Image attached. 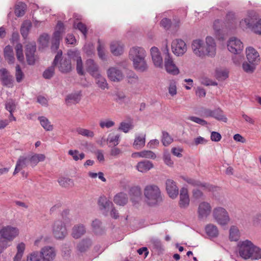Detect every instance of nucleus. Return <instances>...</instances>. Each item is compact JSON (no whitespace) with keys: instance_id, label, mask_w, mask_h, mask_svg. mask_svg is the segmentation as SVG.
Listing matches in <instances>:
<instances>
[{"instance_id":"nucleus-21","label":"nucleus","mask_w":261,"mask_h":261,"mask_svg":"<svg viewBox=\"0 0 261 261\" xmlns=\"http://www.w3.org/2000/svg\"><path fill=\"white\" fill-rule=\"evenodd\" d=\"M130 59L132 60L134 67L136 70L144 72L147 69L148 66L145 58Z\"/></svg>"},{"instance_id":"nucleus-14","label":"nucleus","mask_w":261,"mask_h":261,"mask_svg":"<svg viewBox=\"0 0 261 261\" xmlns=\"http://www.w3.org/2000/svg\"><path fill=\"white\" fill-rule=\"evenodd\" d=\"M166 190L169 196L172 198H175L179 193L178 188L176 182L171 179H168L166 181Z\"/></svg>"},{"instance_id":"nucleus-63","label":"nucleus","mask_w":261,"mask_h":261,"mask_svg":"<svg viewBox=\"0 0 261 261\" xmlns=\"http://www.w3.org/2000/svg\"><path fill=\"white\" fill-rule=\"evenodd\" d=\"M15 76L16 80L18 83L21 82L24 76V73L22 72L20 65L18 64L16 66Z\"/></svg>"},{"instance_id":"nucleus-42","label":"nucleus","mask_w":261,"mask_h":261,"mask_svg":"<svg viewBox=\"0 0 261 261\" xmlns=\"http://www.w3.org/2000/svg\"><path fill=\"white\" fill-rule=\"evenodd\" d=\"M92 226L94 232L96 234H101L103 232V229L101 226V222L98 219L93 221Z\"/></svg>"},{"instance_id":"nucleus-25","label":"nucleus","mask_w":261,"mask_h":261,"mask_svg":"<svg viewBox=\"0 0 261 261\" xmlns=\"http://www.w3.org/2000/svg\"><path fill=\"white\" fill-rule=\"evenodd\" d=\"M98 204L101 210H105L106 211L105 213H103L106 216L108 215V212L110 207L113 206L112 202L107 200L105 196H100L99 198Z\"/></svg>"},{"instance_id":"nucleus-49","label":"nucleus","mask_w":261,"mask_h":261,"mask_svg":"<svg viewBox=\"0 0 261 261\" xmlns=\"http://www.w3.org/2000/svg\"><path fill=\"white\" fill-rule=\"evenodd\" d=\"M68 154L72 156L73 159L75 161L79 160H82L85 156L84 153L82 152L79 153V151L77 150H69L68 151Z\"/></svg>"},{"instance_id":"nucleus-46","label":"nucleus","mask_w":261,"mask_h":261,"mask_svg":"<svg viewBox=\"0 0 261 261\" xmlns=\"http://www.w3.org/2000/svg\"><path fill=\"white\" fill-rule=\"evenodd\" d=\"M49 36L47 34L44 33L40 36L38 42L42 48L48 46L49 43Z\"/></svg>"},{"instance_id":"nucleus-2","label":"nucleus","mask_w":261,"mask_h":261,"mask_svg":"<svg viewBox=\"0 0 261 261\" xmlns=\"http://www.w3.org/2000/svg\"><path fill=\"white\" fill-rule=\"evenodd\" d=\"M144 194L146 201L149 205H155L162 201L161 191L156 185L146 186L144 190Z\"/></svg>"},{"instance_id":"nucleus-3","label":"nucleus","mask_w":261,"mask_h":261,"mask_svg":"<svg viewBox=\"0 0 261 261\" xmlns=\"http://www.w3.org/2000/svg\"><path fill=\"white\" fill-rule=\"evenodd\" d=\"M213 216L216 222L221 225H225L229 222L230 218L227 211L223 207L214 208Z\"/></svg>"},{"instance_id":"nucleus-35","label":"nucleus","mask_w":261,"mask_h":261,"mask_svg":"<svg viewBox=\"0 0 261 261\" xmlns=\"http://www.w3.org/2000/svg\"><path fill=\"white\" fill-rule=\"evenodd\" d=\"M152 167V163L149 161L140 162L137 165V168L138 170L141 172H146Z\"/></svg>"},{"instance_id":"nucleus-40","label":"nucleus","mask_w":261,"mask_h":261,"mask_svg":"<svg viewBox=\"0 0 261 261\" xmlns=\"http://www.w3.org/2000/svg\"><path fill=\"white\" fill-rule=\"evenodd\" d=\"M41 125L46 131H51L53 129V125L50 124L49 120L44 116H40L38 117Z\"/></svg>"},{"instance_id":"nucleus-30","label":"nucleus","mask_w":261,"mask_h":261,"mask_svg":"<svg viewBox=\"0 0 261 261\" xmlns=\"http://www.w3.org/2000/svg\"><path fill=\"white\" fill-rule=\"evenodd\" d=\"M86 232V229L84 225L77 224L72 228V236L74 239H79Z\"/></svg>"},{"instance_id":"nucleus-23","label":"nucleus","mask_w":261,"mask_h":261,"mask_svg":"<svg viewBox=\"0 0 261 261\" xmlns=\"http://www.w3.org/2000/svg\"><path fill=\"white\" fill-rule=\"evenodd\" d=\"M146 51L142 47H134L132 48L129 52V59H139L145 58Z\"/></svg>"},{"instance_id":"nucleus-17","label":"nucleus","mask_w":261,"mask_h":261,"mask_svg":"<svg viewBox=\"0 0 261 261\" xmlns=\"http://www.w3.org/2000/svg\"><path fill=\"white\" fill-rule=\"evenodd\" d=\"M150 54L154 65L156 67H163V59L159 49L153 46L150 49Z\"/></svg>"},{"instance_id":"nucleus-43","label":"nucleus","mask_w":261,"mask_h":261,"mask_svg":"<svg viewBox=\"0 0 261 261\" xmlns=\"http://www.w3.org/2000/svg\"><path fill=\"white\" fill-rule=\"evenodd\" d=\"M145 143V135L143 137L138 136L136 137L134 142L133 143V146L136 149H140L143 147Z\"/></svg>"},{"instance_id":"nucleus-8","label":"nucleus","mask_w":261,"mask_h":261,"mask_svg":"<svg viewBox=\"0 0 261 261\" xmlns=\"http://www.w3.org/2000/svg\"><path fill=\"white\" fill-rule=\"evenodd\" d=\"M18 234V229L10 225L3 227L0 230V236L10 241L13 240Z\"/></svg>"},{"instance_id":"nucleus-26","label":"nucleus","mask_w":261,"mask_h":261,"mask_svg":"<svg viewBox=\"0 0 261 261\" xmlns=\"http://www.w3.org/2000/svg\"><path fill=\"white\" fill-rule=\"evenodd\" d=\"M98 204L101 210H105L106 211L105 213H103L106 216L108 215V212L110 207L113 206L112 202L107 200L105 196H100L99 198Z\"/></svg>"},{"instance_id":"nucleus-61","label":"nucleus","mask_w":261,"mask_h":261,"mask_svg":"<svg viewBox=\"0 0 261 261\" xmlns=\"http://www.w3.org/2000/svg\"><path fill=\"white\" fill-rule=\"evenodd\" d=\"M150 243L153 249L159 251L163 250V245L160 240L156 238H152L150 241Z\"/></svg>"},{"instance_id":"nucleus-16","label":"nucleus","mask_w":261,"mask_h":261,"mask_svg":"<svg viewBox=\"0 0 261 261\" xmlns=\"http://www.w3.org/2000/svg\"><path fill=\"white\" fill-rule=\"evenodd\" d=\"M181 178L192 186L200 187L203 188L204 189H207L209 191L213 190L214 189L213 186L207 183H202L200 180L185 176H181Z\"/></svg>"},{"instance_id":"nucleus-4","label":"nucleus","mask_w":261,"mask_h":261,"mask_svg":"<svg viewBox=\"0 0 261 261\" xmlns=\"http://www.w3.org/2000/svg\"><path fill=\"white\" fill-rule=\"evenodd\" d=\"M253 246L254 244L248 240L240 242L238 245L240 256L245 259L250 258Z\"/></svg>"},{"instance_id":"nucleus-31","label":"nucleus","mask_w":261,"mask_h":261,"mask_svg":"<svg viewBox=\"0 0 261 261\" xmlns=\"http://www.w3.org/2000/svg\"><path fill=\"white\" fill-rule=\"evenodd\" d=\"M113 200L116 204L124 206L128 202L127 195L122 192L119 193L114 196Z\"/></svg>"},{"instance_id":"nucleus-62","label":"nucleus","mask_w":261,"mask_h":261,"mask_svg":"<svg viewBox=\"0 0 261 261\" xmlns=\"http://www.w3.org/2000/svg\"><path fill=\"white\" fill-rule=\"evenodd\" d=\"M27 261H43L41 251L34 252L31 253L30 256L28 257Z\"/></svg>"},{"instance_id":"nucleus-28","label":"nucleus","mask_w":261,"mask_h":261,"mask_svg":"<svg viewBox=\"0 0 261 261\" xmlns=\"http://www.w3.org/2000/svg\"><path fill=\"white\" fill-rule=\"evenodd\" d=\"M62 39L60 31H55L54 33L51 40V50L53 52H56L58 50L60 40Z\"/></svg>"},{"instance_id":"nucleus-45","label":"nucleus","mask_w":261,"mask_h":261,"mask_svg":"<svg viewBox=\"0 0 261 261\" xmlns=\"http://www.w3.org/2000/svg\"><path fill=\"white\" fill-rule=\"evenodd\" d=\"M240 238L239 231L238 228L232 226L229 230V239L231 241H237Z\"/></svg>"},{"instance_id":"nucleus-39","label":"nucleus","mask_w":261,"mask_h":261,"mask_svg":"<svg viewBox=\"0 0 261 261\" xmlns=\"http://www.w3.org/2000/svg\"><path fill=\"white\" fill-rule=\"evenodd\" d=\"M30 163L32 166H36L39 162L43 161L45 159V156L43 154H35L30 156H28Z\"/></svg>"},{"instance_id":"nucleus-44","label":"nucleus","mask_w":261,"mask_h":261,"mask_svg":"<svg viewBox=\"0 0 261 261\" xmlns=\"http://www.w3.org/2000/svg\"><path fill=\"white\" fill-rule=\"evenodd\" d=\"M25 249V244L23 243H20L17 246V253L13 258L14 261H20L22 258L23 252Z\"/></svg>"},{"instance_id":"nucleus-60","label":"nucleus","mask_w":261,"mask_h":261,"mask_svg":"<svg viewBox=\"0 0 261 261\" xmlns=\"http://www.w3.org/2000/svg\"><path fill=\"white\" fill-rule=\"evenodd\" d=\"M120 135H117L115 136H111L110 135L107 138V142L109 143V147H115L119 144Z\"/></svg>"},{"instance_id":"nucleus-54","label":"nucleus","mask_w":261,"mask_h":261,"mask_svg":"<svg viewBox=\"0 0 261 261\" xmlns=\"http://www.w3.org/2000/svg\"><path fill=\"white\" fill-rule=\"evenodd\" d=\"M173 140L169 133L165 131L162 132V142L164 146H167L170 144Z\"/></svg>"},{"instance_id":"nucleus-24","label":"nucleus","mask_w":261,"mask_h":261,"mask_svg":"<svg viewBox=\"0 0 261 261\" xmlns=\"http://www.w3.org/2000/svg\"><path fill=\"white\" fill-rule=\"evenodd\" d=\"M41 253L43 261H51L56 255L54 248L50 247H46L42 249Z\"/></svg>"},{"instance_id":"nucleus-22","label":"nucleus","mask_w":261,"mask_h":261,"mask_svg":"<svg viewBox=\"0 0 261 261\" xmlns=\"http://www.w3.org/2000/svg\"><path fill=\"white\" fill-rule=\"evenodd\" d=\"M86 70L92 76L98 75V67L93 59H88L86 62Z\"/></svg>"},{"instance_id":"nucleus-6","label":"nucleus","mask_w":261,"mask_h":261,"mask_svg":"<svg viewBox=\"0 0 261 261\" xmlns=\"http://www.w3.org/2000/svg\"><path fill=\"white\" fill-rule=\"evenodd\" d=\"M36 45L35 42H31L25 46V55L27 62L29 65H34L37 60V56L35 55Z\"/></svg>"},{"instance_id":"nucleus-59","label":"nucleus","mask_w":261,"mask_h":261,"mask_svg":"<svg viewBox=\"0 0 261 261\" xmlns=\"http://www.w3.org/2000/svg\"><path fill=\"white\" fill-rule=\"evenodd\" d=\"M5 108L9 112H14L16 110V103L12 99H10L5 103Z\"/></svg>"},{"instance_id":"nucleus-53","label":"nucleus","mask_w":261,"mask_h":261,"mask_svg":"<svg viewBox=\"0 0 261 261\" xmlns=\"http://www.w3.org/2000/svg\"><path fill=\"white\" fill-rule=\"evenodd\" d=\"M16 55L17 60L21 63H24V56L23 54L22 46L20 43H17L16 47Z\"/></svg>"},{"instance_id":"nucleus-5","label":"nucleus","mask_w":261,"mask_h":261,"mask_svg":"<svg viewBox=\"0 0 261 261\" xmlns=\"http://www.w3.org/2000/svg\"><path fill=\"white\" fill-rule=\"evenodd\" d=\"M240 23L242 27L250 28L255 34L261 35V19L254 23L252 18H246L240 21Z\"/></svg>"},{"instance_id":"nucleus-7","label":"nucleus","mask_w":261,"mask_h":261,"mask_svg":"<svg viewBox=\"0 0 261 261\" xmlns=\"http://www.w3.org/2000/svg\"><path fill=\"white\" fill-rule=\"evenodd\" d=\"M165 56L164 58L165 67L166 71L172 75H177L179 73L178 67L175 64L173 60L171 57L168 49L165 50Z\"/></svg>"},{"instance_id":"nucleus-18","label":"nucleus","mask_w":261,"mask_h":261,"mask_svg":"<svg viewBox=\"0 0 261 261\" xmlns=\"http://www.w3.org/2000/svg\"><path fill=\"white\" fill-rule=\"evenodd\" d=\"M107 74L109 78L114 82H119L123 78L122 71L117 68H110L107 71Z\"/></svg>"},{"instance_id":"nucleus-37","label":"nucleus","mask_w":261,"mask_h":261,"mask_svg":"<svg viewBox=\"0 0 261 261\" xmlns=\"http://www.w3.org/2000/svg\"><path fill=\"white\" fill-rule=\"evenodd\" d=\"M110 49L111 53L114 56H119L123 53V47L117 42H113L111 44Z\"/></svg>"},{"instance_id":"nucleus-1","label":"nucleus","mask_w":261,"mask_h":261,"mask_svg":"<svg viewBox=\"0 0 261 261\" xmlns=\"http://www.w3.org/2000/svg\"><path fill=\"white\" fill-rule=\"evenodd\" d=\"M192 48L194 54L201 58L205 56L214 57L216 55V43L214 39L210 36L206 37L205 43L200 39L193 40Z\"/></svg>"},{"instance_id":"nucleus-56","label":"nucleus","mask_w":261,"mask_h":261,"mask_svg":"<svg viewBox=\"0 0 261 261\" xmlns=\"http://www.w3.org/2000/svg\"><path fill=\"white\" fill-rule=\"evenodd\" d=\"M32 24L30 22H26L22 24L20 28V33L25 39L27 37Z\"/></svg>"},{"instance_id":"nucleus-52","label":"nucleus","mask_w":261,"mask_h":261,"mask_svg":"<svg viewBox=\"0 0 261 261\" xmlns=\"http://www.w3.org/2000/svg\"><path fill=\"white\" fill-rule=\"evenodd\" d=\"M80 100V97L79 94L77 93H72L70 94H68L65 98V101L67 103H77L79 102Z\"/></svg>"},{"instance_id":"nucleus-15","label":"nucleus","mask_w":261,"mask_h":261,"mask_svg":"<svg viewBox=\"0 0 261 261\" xmlns=\"http://www.w3.org/2000/svg\"><path fill=\"white\" fill-rule=\"evenodd\" d=\"M190 203V198L188 189L182 188L180 190L179 205L181 208H186Z\"/></svg>"},{"instance_id":"nucleus-10","label":"nucleus","mask_w":261,"mask_h":261,"mask_svg":"<svg viewBox=\"0 0 261 261\" xmlns=\"http://www.w3.org/2000/svg\"><path fill=\"white\" fill-rule=\"evenodd\" d=\"M227 48L230 52L239 54L243 50V44L240 40L236 37H231L228 41Z\"/></svg>"},{"instance_id":"nucleus-47","label":"nucleus","mask_w":261,"mask_h":261,"mask_svg":"<svg viewBox=\"0 0 261 261\" xmlns=\"http://www.w3.org/2000/svg\"><path fill=\"white\" fill-rule=\"evenodd\" d=\"M58 182L61 186L65 188L71 187L74 185L72 179L63 177L59 178Z\"/></svg>"},{"instance_id":"nucleus-34","label":"nucleus","mask_w":261,"mask_h":261,"mask_svg":"<svg viewBox=\"0 0 261 261\" xmlns=\"http://www.w3.org/2000/svg\"><path fill=\"white\" fill-rule=\"evenodd\" d=\"M205 230L207 235L211 238H216L219 234V230L217 227L212 224L206 225Z\"/></svg>"},{"instance_id":"nucleus-48","label":"nucleus","mask_w":261,"mask_h":261,"mask_svg":"<svg viewBox=\"0 0 261 261\" xmlns=\"http://www.w3.org/2000/svg\"><path fill=\"white\" fill-rule=\"evenodd\" d=\"M256 64L245 62L243 63L242 67L243 70L247 73H252L256 68Z\"/></svg>"},{"instance_id":"nucleus-41","label":"nucleus","mask_w":261,"mask_h":261,"mask_svg":"<svg viewBox=\"0 0 261 261\" xmlns=\"http://www.w3.org/2000/svg\"><path fill=\"white\" fill-rule=\"evenodd\" d=\"M73 27L74 29L79 30L83 34L85 39H86L88 29L85 24L82 22L76 23L74 21L73 24Z\"/></svg>"},{"instance_id":"nucleus-33","label":"nucleus","mask_w":261,"mask_h":261,"mask_svg":"<svg viewBox=\"0 0 261 261\" xmlns=\"http://www.w3.org/2000/svg\"><path fill=\"white\" fill-rule=\"evenodd\" d=\"M211 117H213L219 121H222L226 122L227 118L223 114V111L220 108H217L214 110H212Z\"/></svg>"},{"instance_id":"nucleus-57","label":"nucleus","mask_w":261,"mask_h":261,"mask_svg":"<svg viewBox=\"0 0 261 261\" xmlns=\"http://www.w3.org/2000/svg\"><path fill=\"white\" fill-rule=\"evenodd\" d=\"M250 258L251 259H258L261 258V249L254 245L251 252Z\"/></svg>"},{"instance_id":"nucleus-13","label":"nucleus","mask_w":261,"mask_h":261,"mask_svg":"<svg viewBox=\"0 0 261 261\" xmlns=\"http://www.w3.org/2000/svg\"><path fill=\"white\" fill-rule=\"evenodd\" d=\"M212 207L210 204L207 202H201L198 207V217L199 219H203L207 217L211 214Z\"/></svg>"},{"instance_id":"nucleus-64","label":"nucleus","mask_w":261,"mask_h":261,"mask_svg":"<svg viewBox=\"0 0 261 261\" xmlns=\"http://www.w3.org/2000/svg\"><path fill=\"white\" fill-rule=\"evenodd\" d=\"M133 125L130 123L122 122L120 124L118 130H122L125 133L128 132L130 129H133Z\"/></svg>"},{"instance_id":"nucleus-19","label":"nucleus","mask_w":261,"mask_h":261,"mask_svg":"<svg viewBox=\"0 0 261 261\" xmlns=\"http://www.w3.org/2000/svg\"><path fill=\"white\" fill-rule=\"evenodd\" d=\"M246 57L249 63L258 64L260 60L258 53L253 47H248L246 50Z\"/></svg>"},{"instance_id":"nucleus-36","label":"nucleus","mask_w":261,"mask_h":261,"mask_svg":"<svg viewBox=\"0 0 261 261\" xmlns=\"http://www.w3.org/2000/svg\"><path fill=\"white\" fill-rule=\"evenodd\" d=\"M27 9V5L25 3L20 2H18L15 6V14L17 17H22L25 14V11Z\"/></svg>"},{"instance_id":"nucleus-58","label":"nucleus","mask_w":261,"mask_h":261,"mask_svg":"<svg viewBox=\"0 0 261 261\" xmlns=\"http://www.w3.org/2000/svg\"><path fill=\"white\" fill-rule=\"evenodd\" d=\"M126 77L128 80V83L130 84H136L138 82V76L135 72L132 71H129L128 72Z\"/></svg>"},{"instance_id":"nucleus-27","label":"nucleus","mask_w":261,"mask_h":261,"mask_svg":"<svg viewBox=\"0 0 261 261\" xmlns=\"http://www.w3.org/2000/svg\"><path fill=\"white\" fill-rule=\"evenodd\" d=\"M4 56L9 64H13L15 62L13 50L10 45H7L4 49Z\"/></svg>"},{"instance_id":"nucleus-29","label":"nucleus","mask_w":261,"mask_h":261,"mask_svg":"<svg viewBox=\"0 0 261 261\" xmlns=\"http://www.w3.org/2000/svg\"><path fill=\"white\" fill-rule=\"evenodd\" d=\"M29 162H30L28 156H20L17 161L16 167L13 172V175H15L19 172L22 168L27 166Z\"/></svg>"},{"instance_id":"nucleus-20","label":"nucleus","mask_w":261,"mask_h":261,"mask_svg":"<svg viewBox=\"0 0 261 261\" xmlns=\"http://www.w3.org/2000/svg\"><path fill=\"white\" fill-rule=\"evenodd\" d=\"M59 70L62 73H68L71 71L72 68L71 59L64 58L61 59L58 65Z\"/></svg>"},{"instance_id":"nucleus-55","label":"nucleus","mask_w":261,"mask_h":261,"mask_svg":"<svg viewBox=\"0 0 261 261\" xmlns=\"http://www.w3.org/2000/svg\"><path fill=\"white\" fill-rule=\"evenodd\" d=\"M215 77L219 81H224L228 77V72L226 70L216 69Z\"/></svg>"},{"instance_id":"nucleus-11","label":"nucleus","mask_w":261,"mask_h":261,"mask_svg":"<svg viewBox=\"0 0 261 261\" xmlns=\"http://www.w3.org/2000/svg\"><path fill=\"white\" fill-rule=\"evenodd\" d=\"M0 80L4 86L9 88L13 86V76L6 68H3L0 69Z\"/></svg>"},{"instance_id":"nucleus-38","label":"nucleus","mask_w":261,"mask_h":261,"mask_svg":"<svg viewBox=\"0 0 261 261\" xmlns=\"http://www.w3.org/2000/svg\"><path fill=\"white\" fill-rule=\"evenodd\" d=\"M129 195L131 197V199L133 201H136L137 199H140L142 192L141 188L138 187H134L129 190Z\"/></svg>"},{"instance_id":"nucleus-32","label":"nucleus","mask_w":261,"mask_h":261,"mask_svg":"<svg viewBox=\"0 0 261 261\" xmlns=\"http://www.w3.org/2000/svg\"><path fill=\"white\" fill-rule=\"evenodd\" d=\"M92 243L91 239L86 238L83 239L77 245L78 250L81 252H84L89 249L92 246Z\"/></svg>"},{"instance_id":"nucleus-9","label":"nucleus","mask_w":261,"mask_h":261,"mask_svg":"<svg viewBox=\"0 0 261 261\" xmlns=\"http://www.w3.org/2000/svg\"><path fill=\"white\" fill-rule=\"evenodd\" d=\"M173 53L177 56H182L187 50V47L185 41L180 39L174 40L171 44Z\"/></svg>"},{"instance_id":"nucleus-51","label":"nucleus","mask_w":261,"mask_h":261,"mask_svg":"<svg viewBox=\"0 0 261 261\" xmlns=\"http://www.w3.org/2000/svg\"><path fill=\"white\" fill-rule=\"evenodd\" d=\"M57 65H54L53 63L51 66L48 67L43 73V77L45 79H50L55 74V67Z\"/></svg>"},{"instance_id":"nucleus-50","label":"nucleus","mask_w":261,"mask_h":261,"mask_svg":"<svg viewBox=\"0 0 261 261\" xmlns=\"http://www.w3.org/2000/svg\"><path fill=\"white\" fill-rule=\"evenodd\" d=\"M94 77L95 78L96 83L99 88L102 89H105L106 88H107L108 84L106 80L99 73L98 75L94 76Z\"/></svg>"},{"instance_id":"nucleus-12","label":"nucleus","mask_w":261,"mask_h":261,"mask_svg":"<svg viewBox=\"0 0 261 261\" xmlns=\"http://www.w3.org/2000/svg\"><path fill=\"white\" fill-rule=\"evenodd\" d=\"M53 234L55 237L58 239H62L66 236V229L61 221L57 220L55 222L53 226Z\"/></svg>"}]
</instances>
